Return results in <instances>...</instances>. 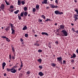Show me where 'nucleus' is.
Masks as SVG:
<instances>
[{
    "label": "nucleus",
    "instance_id": "37998d69",
    "mask_svg": "<svg viewBox=\"0 0 78 78\" xmlns=\"http://www.w3.org/2000/svg\"><path fill=\"white\" fill-rule=\"evenodd\" d=\"M32 32L34 34L35 33L34 30L33 29H32Z\"/></svg>",
    "mask_w": 78,
    "mask_h": 78
},
{
    "label": "nucleus",
    "instance_id": "f03ea898",
    "mask_svg": "<svg viewBox=\"0 0 78 78\" xmlns=\"http://www.w3.org/2000/svg\"><path fill=\"white\" fill-rule=\"evenodd\" d=\"M61 32L62 33H63V34H62V37L67 36L68 33L66 32V30H62V31Z\"/></svg>",
    "mask_w": 78,
    "mask_h": 78
},
{
    "label": "nucleus",
    "instance_id": "e433bc0d",
    "mask_svg": "<svg viewBox=\"0 0 78 78\" xmlns=\"http://www.w3.org/2000/svg\"><path fill=\"white\" fill-rule=\"evenodd\" d=\"M74 60L73 59H71V63H73V62H74Z\"/></svg>",
    "mask_w": 78,
    "mask_h": 78
},
{
    "label": "nucleus",
    "instance_id": "f257e3e1",
    "mask_svg": "<svg viewBox=\"0 0 78 78\" xmlns=\"http://www.w3.org/2000/svg\"><path fill=\"white\" fill-rule=\"evenodd\" d=\"M9 24L10 25L11 30L12 31L11 34H15V30L14 29V27L13 26L14 24L10 23H9Z\"/></svg>",
    "mask_w": 78,
    "mask_h": 78
},
{
    "label": "nucleus",
    "instance_id": "20e7f679",
    "mask_svg": "<svg viewBox=\"0 0 78 78\" xmlns=\"http://www.w3.org/2000/svg\"><path fill=\"white\" fill-rule=\"evenodd\" d=\"M16 70L15 69V68H11V72L13 73H15L16 72Z\"/></svg>",
    "mask_w": 78,
    "mask_h": 78
},
{
    "label": "nucleus",
    "instance_id": "09e8293b",
    "mask_svg": "<svg viewBox=\"0 0 78 78\" xmlns=\"http://www.w3.org/2000/svg\"><path fill=\"white\" fill-rule=\"evenodd\" d=\"M23 64H21V65L20 66V67H21L22 68V67H23Z\"/></svg>",
    "mask_w": 78,
    "mask_h": 78
},
{
    "label": "nucleus",
    "instance_id": "ddd939ff",
    "mask_svg": "<svg viewBox=\"0 0 78 78\" xmlns=\"http://www.w3.org/2000/svg\"><path fill=\"white\" fill-rule=\"evenodd\" d=\"M71 58H75L76 57V55L75 53H73V56L72 55H71Z\"/></svg>",
    "mask_w": 78,
    "mask_h": 78
},
{
    "label": "nucleus",
    "instance_id": "2f4dec72",
    "mask_svg": "<svg viewBox=\"0 0 78 78\" xmlns=\"http://www.w3.org/2000/svg\"><path fill=\"white\" fill-rule=\"evenodd\" d=\"M23 9L25 11H26L27 10V8L26 7H24Z\"/></svg>",
    "mask_w": 78,
    "mask_h": 78
},
{
    "label": "nucleus",
    "instance_id": "c756f323",
    "mask_svg": "<svg viewBox=\"0 0 78 78\" xmlns=\"http://www.w3.org/2000/svg\"><path fill=\"white\" fill-rule=\"evenodd\" d=\"M31 73V72L30 71H27V74L28 75H29Z\"/></svg>",
    "mask_w": 78,
    "mask_h": 78
},
{
    "label": "nucleus",
    "instance_id": "4d7b16f0",
    "mask_svg": "<svg viewBox=\"0 0 78 78\" xmlns=\"http://www.w3.org/2000/svg\"><path fill=\"white\" fill-rule=\"evenodd\" d=\"M76 33L78 34V30L75 31V32Z\"/></svg>",
    "mask_w": 78,
    "mask_h": 78
},
{
    "label": "nucleus",
    "instance_id": "cd10ccee",
    "mask_svg": "<svg viewBox=\"0 0 78 78\" xmlns=\"http://www.w3.org/2000/svg\"><path fill=\"white\" fill-rule=\"evenodd\" d=\"M51 20L47 18V19L45 20V21L46 22H48V21H50Z\"/></svg>",
    "mask_w": 78,
    "mask_h": 78
},
{
    "label": "nucleus",
    "instance_id": "c9c22d12",
    "mask_svg": "<svg viewBox=\"0 0 78 78\" xmlns=\"http://www.w3.org/2000/svg\"><path fill=\"white\" fill-rule=\"evenodd\" d=\"M28 35L27 34H25V36L26 37H28Z\"/></svg>",
    "mask_w": 78,
    "mask_h": 78
},
{
    "label": "nucleus",
    "instance_id": "f3484780",
    "mask_svg": "<svg viewBox=\"0 0 78 78\" xmlns=\"http://www.w3.org/2000/svg\"><path fill=\"white\" fill-rule=\"evenodd\" d=\"M24 12H21L20 16L21 17H23L24 16Z\"/></svg>",
    "mask_w": 78,
    "mask_h": 78
},
{
    "label": "nucleus",
    "instance_id": "a878e982",
    "mask_svg": "<svg viewBox=\"0 0 78 78\" xmlns=\"http://www.w3.org/2000/svg\"><path fill=\"white\" fill-rule=\"evenodd\" d=\"M12 52H14L15 51V49L14 48L13 46H12Z\"/></svg>",
    "mask_w": 78,
    "mask_h": 78
},
{
    "label": "nucleus",
    "instance_id": "49530a36",
    "mask_svg": "<svg viewBox=\"0 0 78 78\" xmlns=\"http://www.w3.org/2000/svg\"><path fill=\"white\" fill-rule=\"evenodd\" d=\"M66 62V60H63V64H65Z\"/></svg>",
    "mask_w": 78,
    "mask_h": 78
},
{
    "label": "nucleus",
    "instance_id": "4c0bfd02",
    "mask_svg": "<svg viewBox=\"0 0 78 78\" xmlns=\"http://www.w3.org/2000/svg\"><path fill=\"white\" fill-rule=\"evenodd\" d=\"M12 59H15V57L14 56H12Z\"/></svg>",
    "mask_w": 78,
    "mask_h": 78
},
{
    "label": "nucleus",
    "instance_id": "423d86ee",
    "mask_svg": "<svg viewBox=\"0 0 78 78\" xmlns=\"http://www.w3.org/2000/svg\"><path fill=\"white\" fill-rule=\"evenodd\" d=\"M5 5L2 4L0 6V9L2 10H4L5 9Z\"/></svg>",
    "mask_w": 78,
    "mask_h": 78
},
{
    "label": "nucleus",
    "instance_id": "72a5a7b5",
    "mask_svg": "<svg viewBox=\"0 0 78 78\" xmlns=\"http://www.w3.org/2000/svg\"><path fill=\"white\" fill-rule=\"evenodd\" d=\"M18 18L19 19V20H20L21 19H22V18H21V17L20 16H19V15L18 16Z\"/></svg>",
    "mask_w": 78,
    "mask_h": 78
},
{
    "label": "nucleus",
    "instance_id": "aec40b11",
    "mask_svg": "<svg viewBox=\"0 0 78 78\" xmlns=\"http://www.w3.org/2000/svg\"><path fill=\"white\" fill-rule=\"evenodd\" d=\"M36 8L37 9H39V5H36Z\"/></svg>",
    "mask_w": 78,
    "mask_h": 78
},
{
    "label": "nucleus",
    "instance_id": "338daca9",
    "mask_svg": "<svg viewBox=\"0 0 78 78\" xmlns=\"http://www.w3.org/2000/svg\"><path fill=\"white\" fill-rule=\"evenodd\" d=\"M39 44H37V46L39 47Z\"/></svg>",
    "mask_w": 78,
    "mask_h": 78
},
{
    "label": "nucleus",
    "instance_id": "774afa93",
    "mask_svg": "<svg viewBox=\"0 0 78 78\" xmlns=\"http://www.w3.org/2000/svg\"><path fill=\"white\" fill-rule=\"evenodd\" d=\"M74 2H75L76 3V2H77L76 0H74Z\"/></svg>",
    "mask_w": 78,
    "mask_h": 78
},
{
    "label": "nucleus",
    "instance_id": "603ef678",
    "mask_svg": "<svg viewBox=\"0 0 78 78\" xmlns=\"http://www.w3.org/2000/svg\"><path fill=\"white\" fill-rule=\"evenodd\" d=\"M55 43H56V44H58V41H56L55 42Z\"/></svg>",
    "mask_w": 78,
    "mask_h": 78
},
{
    "label": "nucleus",
    "instance_id": "79ce46f5",
    "mask_svg": "<svg viewBox=\"0 0 78 78\" xmlns=\"http://www.w3.org/2000/svg\"><path fill=\"white\" fill-rule=\"evenodd\" d=\"M72 30L74 32H75V30H74V28H72Z\"/></svg>",
    "mask_w": 78,
    "mask_h": 78
},
{
    "label": "nucleus",
    "instance_id": "13d9d810",
    "mask_svg": "<svg viewBox=\"0 0 78 78\" xmlns=\"http://www.w3.org/2000/svg\"><path fill=\"white\" fill-rule=\"evenodd\" d=\"M6 4V5H10V4L8 3L7 2Z\"/></svg>",
    "mask_w": 78,
    "mask_h": 78
},
{
    "label": "nucleus",
    "instance_id": "f8f14e48",
    "mask_svg": "<svg viewBox=\"0 0 78 78\" xmlns=\"http://www.w3.org/2000/svg\"><path fill=\"white\" fill-rule=\"evenodd\" d=\"M38 75H40V76H42L44 75V74L42 72H40L39 73H38Z\"/></svg>",
    "mask_w": 78,
    "mask_h": 78
},
{
    "label": "nucleus",
    "instance_id": "473e14b6",
    "mask_svg": "<svg viewBox=\"0 0 78 78\" xmlns=\"http://www.w3.org/2000/svg\"><path fill=\"white\" fill-rule=\"evenodd\" d=\"M33 12H36V9L35 8H33Z\"/></svg>",
    "mask_w": 78,
    "mask_h": 78
},
{
    "label": "nucleus",
    "instance_id": "dca6fc26",
    "mask_svg": "<svg viewBox=\"0 0 78 78\" xmlns=\"http://www.w3.org/2000/svg\"><path fill=\"white\" fill-rule=\"evenodd\" d=\"M28 29V28L27 27V26H25L23 28V30H27Z\"/></svg>",
    "mask_w": 78,
    "mask_h": 78
},
{
    "label": "nucleus",
    "instance_id": "680f3d73",
    "mask_svg": "<svg viewBox=\"0 0 78 78\" xmlns=\"http://www.w3.org/2000/svg\"><path fill=\"white\" fill-rule=\"evenodd\" d=\"M49 8V7H46V9H48V8Z\"/></svg>",
    "mask_w": 78,
    "mask_h": 78
},
{
    "label": "nucleus",
    "instance_id": "e2e57ef3",
    "mask_svg": "<svg viewBox=\"0 0 78 78\" xmlns=\"http://www.w3.org/2000/svg\"><path fill=\"white\" fill-rule=\"evenodd\" d=\"M4 76H6V73H5L4 74Z\"/></svg>",
    "mask_w": 78,
    "mask_h": 78
},
{
    "label": "nucleus",
    "instance_id": "5701e85b",
    "mask_svg": "<svg viewBox=\"0 0 78 78\" xmlns=\"http://www.w3.org/2000/svg\"><path fill=\"white\" fill-rule=\"evenodd\" d=\"M19 12V10H17L16 11H15L14 12V13L15 14H17V13H18Z\"/></svg>",
    "mask_w": 78,
    "mask_h": 78
},
{
    "label": "nucleus",
    "instance_id": "5fc2aeb1",
    "mask_svg": "<svg viewBox=\"0 0 78 78\" xmlns=\"http://www.w3.org/2000/svg\"><path fill=\"white\" fill-rule=\"evenodd\" d=\"M39 22H42V20H41V19H40L39 20Z\"/></svg>",
    "mask_w": 78,
    "mask_h": 78
},
{
    "label": "nucleus",
    "instance_id": "a211bd4d",
    "mask_svg": "<svg viewBox=\"0 0 78 78\" xmlns=\"http://www.w3.org/2000/svg\"><path fill=\"white\" fill-rule=\"evenodd\" d=\"M74 19H75L74 20L75 21H76L78 20V17H76V16H74Z\"/></svg>",
    "mask_w": 78,
    "mask_h": 78
},
{
    "label": "nucleus",
    "instance_id": "7ed1b4c3",
    "mask_svg": "<svg viewBox=\"0 0 78 78\" xmlns=\"http://www.w3.org/2000/svg\"><path fill=\"white\" fill-rule=\"evenodd\" d=\"M55 14L56 15H62L63 14V13L62 12H60L58 10H56L55 12Z\"/></svg>",
    "mask_w": 78,
    "mask_h": 78
},
{
    "label": "nucleus",
    "instance_id": "ea45409f",
    "mask_svg": "<svg viewBox=\"0 0 78 78\" xmlns=\"http://www.w3.org/2000/svg\"><path fill=\"white\" fill-rule=\"evenodd\" d=\"M39 67L41 69H42V66H39Z\"/></svg>",
    "mask_w": 78,
    "mask_h": 78
},
{
    "label": "nucleus",
    "instance_id": "9b49d317",
    "mask_svg": "<svg viewBox=\"0 0 78 78\" xmlns=\"http://www.w3.org/2000/svg\"><path fill=\"white\" fill-rule=\"evenodd\" d=\"M41 34H42V35H45L47 36H48L49 35L47 33L45 32H42L41 33Z\"/></svg>",
    "mask_w": 78,
    "mask_h": 78
},
{
    "label": "nucleus",
    "instance_id": "39448f33",
    "mask_svg": "<svg viewBox=\"0 0 78 78\" xmlns=\"http://www.w3.org/2000/svg\"><path fill=\"white\" fill-rule=\"evenodd\" d=\"M60 28H59V29L58 30V31H58V30H63L64 29V28L65 27V26L63 25H60Z\"/></svg>",
    "mask_w": 78,
    "mask_h": 78
},
{
    "label": "nucleus",
    "instance_id": "6e6552de",
    "mask_svg": "<svg viewBox=\"0 0 78 78\" xmlns=\"http://www.w3.org/2000/svg\"><path fill=\"white\" fill-rule=\"evenodd\" d=\"M58 8V6L57 5H54L52 4L51 6V8L53 9H56Z\"/></svg>",
    "mask_w": 78,
    "mask_h": 78
},
{
    "label": "nucleus",
    "instance_id": "8fccbe9b",
    "mask_svg": "<svg viewBox=\"0 0 78 78\" xmlns=\"http://www.w3.org/2000/svg\"><path fill=\"white\" fill-rule=\"evenodd\" d=\"M13 66V63L12 64H10V65H9V66L11 67Z\"/></svg>",
    "mask_w": 78,
    "mask_h": 78
},
{
    "label": "nucleus",
    "instance_id": "4468645a",
    "mask_svg": "<svg viewBox=\"0 0 78 78\" xmlns=\"http://www.w3.org/2000/svg\"><path fill=\"white\" fill-rule=\"evenodd\" d=\"M17 5H20L21 4V2L20 0H18L17 2Z\"/></svg>",
    "mask_w": 78,
    "mask_h": 78
},
{
    "label": "nucleus",
    "instance_id": "052dcab7",
    "mask_svg": "<svg viewBox=\"0 0 78 78\" xmlns=\"http://www.w3.org/2000/svg\"><path fill=\"white\" fill-rule=\"evenodd\" d=\"M48 47L50 48H51V45H48Z\"/></svg>",
    "mask_w": 78,
    "mask_h": 78
},
{
    "label": "nucleus",
    "instance_id": "2eb2a0df",
    "mask_svg": "<svg viewBox=\"0 0 78 78\" xmlns=\"http://www.w3.org/2000/svg\"><path fill=\"white\" fill-rule=\"evenodd\" d=\"M10 26H7L6 28L5 29V30H6V31H8L10 30Z\"/></svg>",
    "mask_w": 78,
    "mask_h": 78
},
{
    "label": "nucleus",
    "instance_id": "c03bdc74",
    "mask_svg": "<svg viewBox=\"0 0 78 78\" xmlns=\"http://www.w3.org/2000/svg\"><path fill=\"white\" fill-rule=\"evenodd\" d=\"M20 41L21 42H23V40L22 38L20 39Z\"/></svg>",
    "mask_w": 78,
    "mask_h": 78
},
{
    "label": "nucleus",
    "instance_id": "0e129e2a",
    "mask_svg": "<svg viewBox=\"0 0 78 78\" xmlns=\"http://www.w3.org/2000/svg\"><path fill=\"white\" fill-rule=\"evenodd\" d=\"M76 52H77V53L78 54V49H77L76 50Z\"/></svg>",
    "mask_w": 78,
    "mask_h": 78
},
{
    "label": "nucleus",
    "instance_id": "0eeeda50",
    "mask_svg": "<svg viewBox=\"0 0 78 78\" xmlns=\"http://www.w3.org/2000/svg\"><path fill=\"white\" fill-rule=\"evenodd\" d=\"M47 1L48 0H44L43 1L41 2V3L43 4H48V2H47Z\"/></svg>",
    "mask_w": 78,
    "mask_h": 78
},
{
    "label": "nucleus",
    "instance_id": "de8ad7c7",
    "mask_svg": "<svg viewBox=\"0 0 78 78\" xmlns=\"http://www.w3.org/2000/svg\"><path fill=\"white\" fill-rule=\"evenodd\" d=\"M55 2L57 4H58V0H56L55 1Z\"/></svg>",
    "mask_w": 78,
    "mask_h": 78
},
{
    "label": "nucleus",
    "instance_id": "6e6d98bb",
    "mask_svg": "<svg viewBox=\"0 0 78 78\" xmlns=\"http://www.w3.org/2000/svg\"><path fill=\"white\" fill-rule=\"evenodd\" d=\"M74 16H75L76 17H78V15H77L76 14L74 15Z\"/></svg>",
    "mask_w": 78,
    "mask_h": 78
},
{
    "label": "nucleus",
    "instance_id": "bb28decb",
    "mask_svg": "<svg viewBox=\"0 0 78 78\" xmlns=\"http://www.w3.org/2000/svg\"><path fill=\"white\" fill-rule=\"evenodd\" d=\"M21 4H22L23 5H24V4L25 3V2L24 1H22L21 2Z\"/></svg>",
    "mask_w": 78,
    "mask_h": 78
},
{
    "label": "nucleus",
    "instance_id": "58836bf2",
    "mask_svg": "<svg viewBox=\"0 0 78 78\" xmlns=\"http://www.w3.org/2000/svg\"><path fill=\"white\" fill-rule=\"evenodd\" d=\"M9 58L10 59V60H11V54H10L9 55Z\"/></svg>",
    "mask_w": 78,
    "mask_h": 78
},
{
    "label": "nucleus",
    "instance_id": "7c9ffc66",
    "mask_svg": "<svg viewBox=\"0 0 78 78\" xmlns=\"http://www.w3.org/2000/svg\"><path fill=\"white\" fill-rule=\"evenodd\" d=\"M41 17L44 20L45 19V17L44 15H43L41 16Z\"/></svg>",
    "mask_w": 78,
    "mask_h": 78
},
{
    "label": "nucleus",
    "instance_id": "bf43d9fd",
    "mask_svg": "<svg viewBox=\"0 0 78 78\" xmlns=\"http://www.w3.org/2000/svg\"><path fill=\"white\" fill-rule=\"evenodd\" d=\"M22 69V68L20 67V68H19L18 70L19 71H20Z\"/></svg>",
    "mask_w": 78,
    "mask_h": 78
},
{
    "label": "nucleus",
    "instance_id": "a18cd8bd",
    "mask_svg": "<svg viewBox=\"0 0 78 78\" xmlns=\"http://www.w3.org/2000/svg\"><path fill=\"white\" fill-rule=\"evenodd\" d=\"M17 67V65H15V66H13V68H16Z\"/></svg>",
    "mask_w": 78,
    "mask_h": 78
},
{
    "label": "nucleus",
    "instance_id": "c85d7f7f",
    "mask_svg": "<svg viewBox=\"0 0 78 78\" xmlns=\"http://www.w3.org/2000/svg\"><path fill=\"white\" fill-rule=\"evenodd\" d=\"M24 15L25 16H27V12H24Z\"/></svg>",
    "mask_w": 78,
    "mask_h": 78
},
{
    "label": "nucleus",
    "instance_id": "a19ab883",
    "mask_svg": "<svg viewBox=\"0 0 78 78\" xmlns=\"http://www.w3.org/2000/svg\"><path fill=\"white\" fill-rule=\"evenodd\" d=\"M75 11L77 13V14H78V10L77 9H76L75 10Z\"/></svg>",
    "mask_w": 78,
    "mask_h": 78
},
{
    "label": "nucleus",
    "instance_id": "412c9836",
    "mask_svg": "<svg viewBox=\"0 0 78 78\" xmlns=\"http://www.w3.org/2000/svg\"><path fill=\"white\" fill-rule=\"evenodd\" d=\"M37 61H38L40 63H41V62L42 61V59H38L37 60Z\"/></svg>",
    "mask_w": 78,
    "mask_h": 78
},
{
    "label": "nucleus",
    "instance_id": "1a4fd4ad",
    "mask_svg": "<svg viewBox=\"0 0 78 78\" xmlns=\"http://www.w3.org/2000/svg\"><path fill=\"white\" fill-rule=\"evenodd\" d=\"M57 59H58V62H59L62 61V57L61 56H60L59 57H58L57 58Z\"/></svg>",
    "mask_w": 78,
    "mask_h": 78
},
{
    "label": "nucleus",
    "instance_id": "393cba45",
    "mask_svg": "<svg viewBox=\"0 0 78 78\" xmlns=\"http://www.w3.org/2000/svg\"><path fill=\"white\" fill-rule=\"evenodd\" d=\"M6 40L8 42H9L10 41V40L8 37L7 38Z\"/></svg>",
    "mask_w": 78,
    "mask_h": 78
},
{
    "label": "nucleus",
    "instance_id": "6ab92c4d",
    "mask_svg": "<svg viewBox=\"0 0 78 78\" xmlns=\"http://www.w3.org/2000/svg\"><path fill=\"white\" fill-rule=\"evenodd\" d=\"M51 66L53 67H54L56 65L55 63H51Z\"/></svg>",
    "mask_w": 78,
    "mask_h": 78
},
{
    "label": "nucleus",
    "instance_id": "f704fd0d",
    "mask_svg": "<svg viewBox=\"0 0 78 78\" xmlns=\"http://www.w3.org/2000/svg\"><path fill=\"white\" fill-rule=\"evenodd\" d=\"M42 51V50H41V49L38 50V51L39 53L41 52Z\"/></svg>",
    "mask_w": 78,
    "mask_h": 78
},
{
    "label": "nucleus",
    "instance_id": "864d4df0",
    "mask_svg": "<svg viewBox=\"0 0 78 78\" xmlns=\"http://www.w3.org/2000/svg\"><path fill=\"white\" fill-rule=\"evenodd\" d=\"M10 8L12 9L13 8V6L12 5H11Z\"/></svg>",
    "mask_w": 78,
    "mask_h": 78
},
{
    "label": "nucleus",
    "instance_id": "69168bd1",
    "mask_svg": "<svg viewBox=\"0 0 78 78\" xmlns=\"http://www.w3.org/2000/svg\"><path fill=\"white\" fill-rule=\"evenodd\" d=\"M52 5V4H49V5L51 7V5Z\"/></svg>",
    "mask_w": 78,
    "mask_h": 78
},
{
    "label": "nucleus",
    "instance_id": "9d476101",
    "mask_svg": "<svg viewBox=\"0 0 78 78\" xmlns=\"http://www.w3.org/2000/svg\"><path fill=\"white\" fill-rule=\"evenodd\" d=\"M6 65V64L5 62H3L2 63V69H4L5 67V66Z\"/></svg>",
    "mask_w": 78,
    "mask_h": 78
},
{
    "label": "nucleus",
    "instance_id": "b1692460",
    "mask_svg": "<svg viewBox=\"0 0 78 78\" xmlns=\"http://www.w3.org/2000/svg\"><path fill=\"white\" fill-rule=\"evenodd\" d=\"M1 38H3V39H6L7 37L5 36H1Z\"/></svg>",
    "mask_w": 78,
    "mask_h": 78
},
{
    "label": "nucleus",
    "instance_id": "3c124183",
    "mask_svg": "<svg viewBox=\"0 0 78 78\" xmlns=\"http://www.w3.org/2000/svg\"><path fill=\"white\" fill-rule=\"evenodd\" d=\"M59 63H60V64H62V61H60L59 62Z\"/></svg>",
    "mask_w": 78,
    "mask_h": 78
},
{
    "label": "nucleus",
    "instance_id": "4be33fe9",
    "mask_svg": "<svg viewBox=\"0 0 78 78\" xmlns=\"http://www.w3.org/2000/svg\"><path fill=\"white\" fill-rule=\"evenodd\" d=\"M6 70L8 72H9V71L11 72V69L10 68H6Z\"/></svg>",
    "mask_w": 78,
    "mask_h": 78
}]
</instances>
